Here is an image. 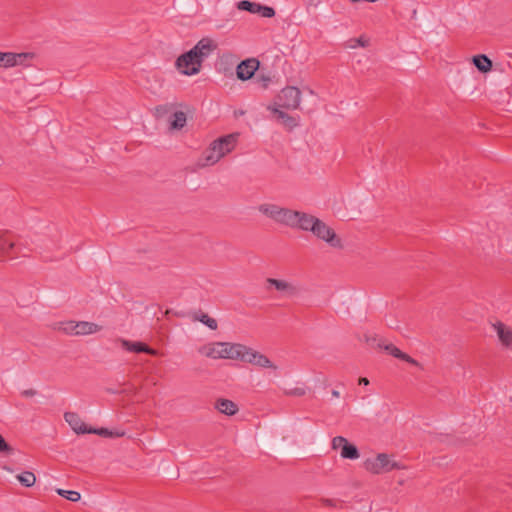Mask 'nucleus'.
I'll use <instances>...</instances> for the list:
<instances>
[{
    "label": "nucleus",
    "mask_w": 512,
    "mask_h": 512,
    "mask_svg": "<svg viewBox=\"0 0 512 512\" xmlns=\"http://www.w3.org/2000/svg\"><path fill=\"white\" fill-rule=\"evenodd\" d=\"M239 134L231 133L214 140L205 152L206 164H215L236 146Z\"/></svg>",
    "instance_id": "f257e3e1"
},
{
    "label": "nucleus",
    "mask_w": 512,
    "mask_h": 512,
    "mask_svg": "<svg viewBox=\"0 0 512 512\" xmlns=\"http://www.w3.org/2000/svg\"><path fill=\"white\" fill-rule=\"evenodd\" d=\"M202 62L196 50L190 49L176 59L175 66L181 74L191 76L200 72Z\"/></svg>",
    "instance_id": "f03ea898"
},
{
    "label": "nucleus",
    "mask_w": 512,
    "mask_h": 512,
    "mask_svg": "<svg viewBox=\"0 0 512 512\" xmlns=\"http://www.w3.org/2000/svg\"><path fill=\"white\" fill-rule=\"evenodd\" d=\"M301 102V91L295 86L283 88L276 97L273 108L295 110Z\"/></svg>",
    "instance_id": "7ed1b4c3"
},
{
    "label": "nucleus",
    "mask_w": 512,
    "mask_h": 512,
    "mask_svg": "<svg viewBox=\"0 0 512 512\" xmlns=\"http://www.w3.org/2000/svg\"><path fill=\"white\" fill-rule=\"evenodd\" d=\"M313 224L314 225L310 228V232H312L317 238L325 241L333 248H342L343 245L340 237L337 236L331 227L319 218L315 219Z\"/></svg>",
    "instance_id": "20e7f679"
},
{
    "label": "nucleus",
    "mask_w": 512,
    "mask_h": 512,
    "mask_svg": "<svg viewBox=\"0 0 512 512\" xmlns=\"http://www.w3.org/2000/svg\"><path fill=\"white\" fill-rule=\"evenodd\" d=\"M220 346L222 347L223 359L239 360L244 362L248 346L230 342H220Z\"/></svg>",
    "instance_id": "39448f33"
},
{
    "label": "nucleus",
    "mask_w": 512,
    "mask_h": 512,
    "mask_svg": "<svg viewBox=\"0 0 512 512\" xmlns=\"http://www.w3.org/2000/svg\"><path fill=\"white\" fill-rule=\"evenodd\" d=\"M259 65L260 62L256 58L241 61L236 67L237 78L242 81L251 79L259 68Z\"/></svg>",
    "instance_id": "423d86ee"
},
{
    "label": "nucleus",
    "mask_w": 512,
    "mask_h": 512,
    "mask_svg": "<svg viewBox=\"0 0 512 512\" xmlns=\"http://www.w3.org/2000/svg\"><path fill=\"white\" fill-rule=\"evenodd\" d=\"M244 362L250 363L262 368H272L274 370L277 369V366L273 364L270 359L260 352L247 347V354H245Z\"/></svg>",
    "instance_id": "0eeeda50"
},
{
    "label": "nucleus",
    "mask_w": 512,
    "mask_h": 512,
    "mask_svg": "<svg viewBox=\"0 0 512 512\" xmlns=\"http://www.w3.org/2000/svg\"><path fill=\"white\" fill-rule=\"evenodd\" d=\"M18 254L19 249L15 243L7 237L0 236V261L14 259Z\"/></svg>",
    "instance_id": "6e6552de"
},
{
    "label": "nucleus",
    "mask_w": 512,
    "mask_h": 512,
    "mask_svg": "<svg viewBox=\"0 0 512 512\" xmlns=\"http://www.w3.org/2000/svg\"><path fill=\"white\" fill-rule=\"evenodd\" d=\"M266 283L269 286H273L277 291L284 292L287 296H296L299 294L300 289L289 283L285 280L275 279V278H267Z\"/></svg>",
    "instance_id": "1a4fd4ad"
},
{
    "label": "nucleus",
    "mask_w": 512,
    "mask_h": 512,
    "mask_svg": "<svg viewBox=\"0 0 512 512\" xmlns=\"http://www.w3.org/2000/svg\"><path fill=\"white\" fill-rule=\"evenodd\" d=\"M120 342L122 347L129 352L145 353L153 356L156 355L157 353L156 350H154L144 342H132L126 339H120Z\"/></svg>",
    "instance_id": "9d476101"
},
{
    "label": "nucleus",
    "mask_w": 512,
    "mask_h": 512,
    "mask_svg": "<svg viewBox=\"0 0 512 512\" xmlns=\"http://www.w3.org/2000/svg\"><path fill=\"white\" fill-rule=\"evenodd\" d=\"M64 419L77 434H88L89 428L76 412H66Z\"/></svg>",
    "instance_id": "9b49d317"
},
{
    "label": "nucleus",
    "mask_w": 512,
    "mask_h": 512,
    "mask_svg": "<svg viewBox=\"0 0 512 512\" xmlns=\"http://www.w3.org/2000/svg\"><path fill=\"white\" fill-rule=\"evenodd\" d=\"M493 327L496 330L498 338L502 345L507 348L512 347V329L506 326L501 321H497L496 323H494Z\"/></svg>",
    "instance_id": "f8f14e48"
},
{
    "label": "nucleus",
    "mask_w": 512,
    "mask_h": 512,
    "mask_svg": "<svg viewBox=\"0 0 512 512\" xmlns=\"http://www.w3.org/2000/svg\"><path fill=\"white\" fill-rule=\"evenodd\" d=\"M216 48L217 45L211 39L203 38L192 48V50H196L197 56L204 61V59Z\"/></svg>",
    "instance_id": "ddd939ff"
},
{
    "label": "nucleus",
    "mask_w": 512,
    "mask_h": 512,
    "mask_svg": "<svg viewBox=\"0 0 512 512\" xmlns=\"http://www.w3.org/2000/svg\"><path fill=\"white\" fill-rule=\"evenodd\" d=\"M273 113V115L278 119L281 120L282 124L285 128H287L289 131L293 130L295 127L298 126V121L295 117L289 115L288 113L282 111L278 108H271L268 107Z\"/></svg>",
    "instance_id": "4468645a"
},
{
    "label": "nucleus",
    "mask_w": 512,
    "mask_h": 512,
    "mask_svg": "<svg viewBox=\"0 0 512 512\" xmlns=\"http://www.w3.org/2000/svg\"><path fill=\"white\" fill-rule=\"evenodd\" d=\"M298 215L299 211L282 207L276 222L293 228L296 217H298Z\"/></svg>",
    "instance_id": "2eb2a0df"
},
{
    "label": "nucleus",
    "mask_w": 512,
    "mask_h": 512,
    "mask_svg": "<svg viewBox=\"0 0 512 512\" xmlns=\"http://www.w3.org/2000/svg\"><path fill=\"white\" fill-rule=\"evenodd\" d=\"M215 408L222 414L227 416L235 415L239 408L237 404L229 399L220 398L215 403Z\"/></svg>",
    "instance_id": "dca6fc26"
},
{
    "label": "nucleus",
    "mask_w": 512,
    "mask_h": 512,
    "mask_svg": "<svg viewBox=\"0 0 512 512\" xmlns=\"http://www.w3.org/2000/svg\"><path fill=\"white\" fill-rule=\"evenodd\" d=\"M315 219L318 218L311 214L299 211V215L296 217L293 228L301 229L303 231H310L311 226L314 225L313 223Z\"/></svg>",
    "instance_id": "f3484780"
},
{
    "label": "nucleus",
    "mask_w": 512,
    "mask_h": 512,
    "mask_svg": "<svg viewBox=\"0 0 512 512\" xmlns=\"http://www.w3.org/2000/svg\"><path fill=\"white\" fill-rule=\"evenodd\" d=\"M376 457L379 462V467L382 473L402 468L398 462L391 460L390 456L386 453H379Z\"/></svg>",
    "instance_id": "a211bd4d"
},
{
    "label": "nucleus",
    "mask_w": 512,
    "mask_h": 512,
    "mask_svg": "<svg viewBox=\"0 0 512 512\" xmlns=\"http://www.w3.org/2000/svg\"><path fill=\"white\" fill-rule=\"evenodd\" d=\"M472 62L474 66L482 73L489 72L492 69V61L485 54H478L473 56Z\"/></svg>",
    "instance_id": "6ab92c4d"
},
{
    "label": "nucleus",
    "mask_w": 512,
    "mask_h": 512,
    "mask_svg": "<svg viewBox=\"0 0 512 512\" xmlns=\"http://www.w3.org/2000/svg\"><path fill=\"white\" fill-rule=\"evenodd\" d=\"M75 326L77 328V335H89L102 329L98 324L88 321H79Z\"/></svg>",
    "instance_id": "aec40b11"
},
{
    "label": "nucleus",
    "mask_w": 512,
    "mask_h": 512,
    "mask_svg": "<svg viewBox=\"0 0 512 512\" xmlns=\"http://www.w3.org/2000/svg\"><path fill=\"white\" fill-rule=\"evenodd\" d=\"M193 321H200L211 330H216L218 327L217 321L214 318H211L208 314L199 310L198 312H194L192 314Z\"/></svg>",
    "instance_id": "412c9836"
},
{
    "label": "nucleus",
    "mask_w": 512,
    "mask_h": 512,
    "mask_svg": "<svg viewBox=\"0 0 512 512\" xmlns=\"http://www.w3.org/2000/svg\"><path fill=\"white\" fill-rule=\"evenodd\" d=\"M259 211L276 222L282 207L276 204H261Z\"/></svg>",
    "instance_id": "4be33fe9"
},
{
    "label": "nucleus",
    "mask_w": 512,
    "mask_h": 512,
    "mask_svg": "<svg viewBox=\"0 0 512 512\" xmlns=\"http://www.w3.org/2000/svg\"><path fill=\"white\" fill-rule=\"evenodd\" d=\"M186 120L187 117L183 111L173 112L170 120V128L174 130H179L185 126Z\"/></svg>",
    "instance_id": "5701e85b"
},
{
    "label": "nucleus",
    "mask_w": 512,
    "mask_h": 512,
    "mask_svg": "<svg viewBox=\"0 0 512 512\" xmlns=\"http://www.w3.org/2000/svg\"><path fill=\"white\" fill-rule=\"evenodd\" d=\"M340 454L342 458L350 460L358 459L360 456L357 446L350 443L348 440L347 443L343 446Z\"/></svg>",
    "instance_id": "b1692460"
},
{
    "label": "nucleus",
    "mask_w": 512,
    "mask_h": 512,
    "mask_svg": "<svg viewBox=\"0 0 512 512\" xmlns=\"http://www.w3.org/2000/svg\"><path fill=\"white\" fill-rule=\"evenodd\" d=\"M207 357L213 358V359H219L222 358V347L220 346V342H216L212 345H208L203 347L201 350Z\"/></svg>",
    "instance_id": "393cba45"
},
{
    "label": "nucleus",
    "mask_w": 512,
    "mask_h": 512,
    "mask_svg": "<svg viewBox=\"0 0 512 512\" xmlns=\"http://www.w3.org/2000/svg\"><path fill=\"white\" fill-rule=\"evenodd\" d=\"M16 55L13 52H1L0 51V67L10 68L16 66Z\"/></svg>",
    "instance_id": "a878e982"
},
{
    "label": "nucleus",
    "mask_w": 512,
    "mask_h": 512,
    "mask_svg": "<svg viewBox=\"0 0 512 512\" xmlns=\"http://www.w3.org/2000/svg\"><path fill=\"white\" fill-rule=\"evenodd\" d=\"M259 3L251 2L249 0H241L237 2L236 6L241 11H247L252 14H258L259 12Z\"/></svg>",
    "instance_id": "bb28decb"
},
{
    "label": "nucleus",
    "mask_w": 512,
    "mask_h": 512,
    "mask_svg": "<svg viewBox=\"0 0 512 512\" xmlns=\"http://www.w3.org/2000/svg\"><path fill=\"white\" fill-rule=\"evenodd\" d=\"M17 479L24 487H32L36 482V476L33 472L24 471L17 475Z\"/></svg>",
    "instance_id": "cd10ccee"
},
{
    "label": "nucleus",
    "mask_w": 512,
    "mask_h": 512,
    "mask_svg": "<svg viewBox=\"0 0 512 512\" xmlns=\"http://www.w3.org/2000/svg\"><path fill=\"white\" fill-rule=\"evenodd\" d=\"M89 434H97L99 436H102V437H121L123 436L125 433L124 432H113V431H110L109 429L107 428H89V431H88Z\"/></svg>",
    "instance_id": "c85d7f7f"
},
{
    "label": "nucleus",
    "mask_w": 512,
    "mask_h": 512,
    "mask_svg": "<svg viewBox=\"0 0 512 512\" xmlns=\"http://www.w3.org/2000/svg\"><path fill=\"white\" fill-rule=\"evenodd\" d=\"M56 493L58 495L62 496L63 498H65L69 501H72V502H77L81 498L80 493L77 491H74V490L57 489Z\"/></svg>",
    "instance_id": "c756f323"
},
{
    "label": "nucleus",
    "mask_w": 512,
    "mask_h": 512,
    "mask_svg": "<svg viewBox=\"0 0 512 512\" xmlns=\"http://www.w3.org/2000/svg\"><path fill=\"white\" fill-rule=\"evenodd\" d=\"M364 467L367 471L373 473V474H382V471L379 467V462L377 460V457L374 459H367L364 462Z\"/></svg>",
    "instance_id": "7c9ffc66"
},
{
    "label": "nucleus",
    "mask_w": 512,
    "mask_h": 512,
    "mask_svg": "<svg viewBox=\"0 0 512 512\" xmlns=\"http://www.w3.org/2000/svg\"><path fill=\"white\" fill-rule=\"evenodd\" d=\"M16 57V66L17 65H24L28 66L27 60H31L35 57V54L32 52H22V53H15Z\"/></svg>",
    "instance_id": "2f4dec72"
},
{
    "label": "nucleus",
    "mask_w": 512,
    "mask_h": 512,
    "mask_svg": "<svg viewBox=\"0 0 512 512\" xmlns=\"http://www.w3.org/2000/svg\"><path fill=\"white\" fill-rule=\"evenodd\" d=\"M173 107L174 106L172 104L158 105L155 108V116L158 118H163L172 113Z\"/></svg>",
    "instance_id": "473e14b6"
},
{
    "label": "nucleus",
    "mask_w": 512,
    "mask_h": 512,
    "mask_svg": "<svg viewBox=\"0 0 512 512\" xmlns=\"http://www.w3.org/2000/svg\"><path fill=\"white\" fill-rule=\"evenodd\" d=\"M77 324L76 321H66L61 323L60 329L68 335H77V328L75 326Z\"/></svg>",
    "instance_id": "72a5a7b5"
},
{
    "label": "nucleus",
    "mask_w": 512,
    "mask_h": 512,
    "mask_svg": "<svg viewBox=\"0 0 512 512\" xmlns=\"http://www.w3.org/2000/svg\"><path fill=\"white\" fill-rule=\"evenodd\" d=\"M258 14H260L264 18H272L275 16V10L273 7L260 4Z\"/></svg>",
    "instance_id": "f704fd0d"
},
{
    "label": "nucleus",
    "mask_w": 512,
    "mask_h": 512,
    "mask_svg": "<svg viewBox=\"0 0 512 512\" xmlns=\"http://www.w3.org/2000/svg\"><path fill=\"white\" fill-rule=\"evenodd\" d=\"M305 394H306V388H304V387H296L293 389L284 390V395H286V396L301 397V396H304Z\"/></svg>",
    "instance_id": "c9c22d12"
},
{
    "label": "nucleus",
    "mask_w": 512,
    "mask_h": 512,
    "mask_svg": "<svg viewBox=\"0 0 512 512\" xmlns=\"http://www.w3.org/2000/svg\"><path fill=\"white\" fill-rule=\"evenodd\" d=\"M347 443V439L343 436H336L332 439V449L336 450L338 448H343V446Z\"/></svg>",
    "instance_id": "e433bc0d"
},
{
    "label": "nucleus",
    "mask_w": 512,
    "mask_h": 512,
    "mask_svg": "<svg viewBox=\"0 0 512 512\" xmlns=\"http://www.w3.org/2000/svg\"><path fill=\"white\" fill-rule=\"evenodd\" d=\"M255 80L263 89H266L271 81L270 77L265 75H257Z\"/></svg>",
    "instance_id": "4c0bfd02"
},
{
    "label": "nucleus",
    "mask_w": 512,
    "mask_h": 512,
    "mask_svg": "<svg viewBox=\"0 0 512 512\" xmlns=\"http://www.w3.org/2000/svg\"><path fill=\"white\" fill-rule=\"evenodd\" d=\"M13 448L6 442L4 437L0 434V452L1 453H11Z\"/></svg>",
    "instance_id": "58836bf2"
},
{
    "label": "nucleus",
    "mask_w": 512,
    "mask_h": 512,
    "mask_svg": "<svg viewBox=\"0 0 512 512\" xmlns=\"http://www.w3.org/2000/svg\"><path fill=\"white\" fill-rule=\"evenodd\" d=\"M364 339L365 342L371 347H378V343H383V341L381 339H378L377 336L365 335Z\"/></svg>",
    "instance_id": "ea45409f"
},
{
    "label": "nucleus",
    "mask_w": 512,
    "mask_h": 512,
    "mask_svg": "<svg viewBox=\"0 0 512 512\" xmlns=\"http://www.w3.org/2000/svg\"><path fill=\"white\" fill-rule=\"evenodd\" d=\"M403 361L411 364V365H414L416 367H419L420 369L423 370V366L421 363H419L416 359L412 358L410 355L406 354L404 355V357L402 358Z\"/></svg>",
    "instance_id": "a19ab883"
},
{
    "label": "nucleus",
    "mask_w": 512,
    "mask_h": 512,
    "mask_svg": "<svg viewBox=\"0 0 512 512\" xmlns=\"http://www.w3.org/2000/svg\"><path fill=\"white\" fill-rule=\"evenodd\" d=\"M395 347H396V346H395V345H393V344H391V343H390V344H384V342H383V343H378V348H380V349H384V350H385V351H387L389 354H391V353H392V351H393V349H394Z\"/></svg>",
    "instance_id": "79ce46f5"
},
{
    "label": "nucleus",
    "mask_w": 512,
    "mask_h": 512,
    "mask_svg": "<svg viewBox=\"0 0 512 512\" xmlns=\"http://www.w3.org/2000/svg\"><path fill=\"white\" fill-rule=\"evenodd\" d=\"M390 355H392L393 357H395L397 359L402 360V358L404 357L405 353L402 352L399 348L395 347Z\"/></svg>",
    "instance_id": "37998d69"
},
{
    "label": "nucleus",
    "mask_w": 512,
    "mask_h": 512,
    "mask_svg": "<svg viewBox=\"0 0 512 512\" xmlns=\"http://www.w3.org/2000/svg\"><path fill=\"white\" fill-rule=\"evenodd\" d=\"M354 41L356 42V45H359L361 47L368 46V40L365 39L363 36H360L359 38L354 39Z\"/></svg>",
    "instance_id": "c03bdc74"
},
{
    "label": "nucleus",
    "mask_w": 512,
    "mask_h": 512,
    "mask_svg": "<svg viewBox=\"0 0 512 512\" xmlns=\"http://www.w3.org/2000/svg\"><path fill=\"white\" fill-rule=\"evenodd\" d=\"M21 394L24 397H32V396H35L37 394V391L34 390V389H26V390L22 391Z\"/></svg>",
    "instance_id": "a18cd8bd"
},
{
    "label": "nucleus",
    "mask_w": 512,
    "mask_h": 512,
    "mask_svg": "<svg viewBox=\"0 0 512 512\" xmlns=\"http://www.w3.org/2000/svg\"><path fill=\"white\" fill-rule=\"evenodd\" d=\"M321 501L325 506H331V507L335 506V503L332 499H322Z\"/></svg>",
    "instance_id": "49530a36"
},
{
    "label": "nucleus",
    "mask_w": 512,
    "mask_h": 512,
    "mask_svg": "<svg viewBox=\"0 0 512 512\" xmlns=\"http://www.w3.org/2000/svg\"><path fill=\"white\" fill-rule=\"evenodd\" d=\"M358 384L366 386L369 384V380L366 377H360L358 380Z\"/></svg>",
    "instance_id": "de8ad7c7"
},
{
    "label": "nucleus",
    "mask_w": 512,
    "mask_h": 512,
    "mask_svg": "<svg viewBox=\"0 0 512 512\" xmlns=\"http://www.w3.org/2000/svg\"><path fill=\"white\" fill-rule=\"evenodd\" d=\"M339 395H340V394H339V391H337V390H332V396H333V397H336V398H337V397H339Z\"/></svg>",
    "instance_id": "09e8293b"
}]
</instances>
